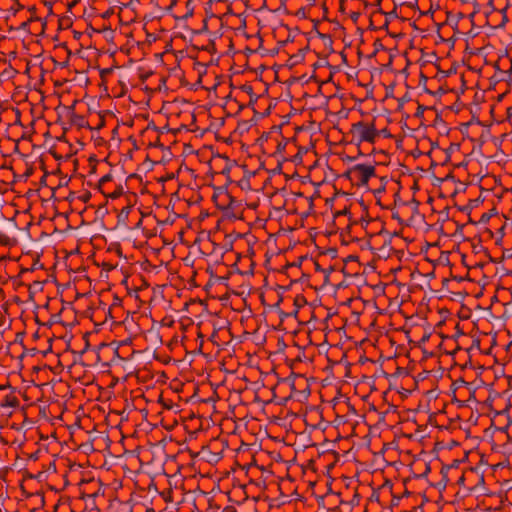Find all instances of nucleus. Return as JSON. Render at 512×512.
Here are the masks:
<instances>
[{"mask_svg": "<svg viewBox=\"0 0 512 512\" xmlns=\"http://www.w3.org/2000/svg\"><path fill=\"white\" fill-rule=\"evenodd\" d=\"M0 245L8 246L10 245V238L3 232L0 231Z\"/></svg>", "mask_w": 512, "mask_h": 512, "instance_id": "obj_19", "label": "nucleus"}, {"mask_svg": "<svg viewBox=\"0 0 512 512\" xmlns=\"http://www.w3.org/2000/svg\"><path fill=\"white\" fill-rule=\"evenodd\" d=\"M352 173H355V170H352V167L350 169H348L345 173H343V177L348 179V180H352V177H351V174Z\"/></svg>", "mask_w": 512, "mask_h": 512, "instance_id": "obj_29", "label": "nucleus"}, {"mask_svg": "<svg viewBox=\"0 0 512 512\" xmlns=\"http://www.w3.org/2000/svg\"><path fill=\"white\" fill-rule=\"evenodd\" d=\"M249 97H250L249 104H248L249 106H253L259 98V96H257L256 94H253Z\"/></svg>", "mask_w": 512, "mask_h": 512, "instance_id": "obj_31", "label": "nucleus"}, {"mask_svg": "<svg viewBox=\"0 0 512 512\" xmlns=\"http://www.w3.org/2000/svg\"><path fill=\"white\" fill-rule=\"evenodd\" d=\"M358 260V256L356 255H349L346 259H345V262H350V261H357Z\"/></svg>", "mask_w": 512, "mask_h": 512, "instance_id": "obj_42", "label": "nucleus"}, {"mask_svg": "<svg viewBox=\"0 0 512 512\" xmlns=\"http://www.w3.org/2000/svg\"><path fill=\"white\" fill-rule=\"evenodd\" d=\"M32 174H33V169H32V168H29V169H27V170L25 171V173H24V175H23V176H24L25 178H28V177H30Z\"/></svg>", "mask_w": 512, "mask_h": 512, "instance_id": "obj_49", "label": "nucleus"}, {"mask_svg": "<svg viewBox=\"0 0 512 512\" xmlns=\"http://www.w3.org/2000/svg\"><path fill=\"white\" fill-rule=\"evenodd\" d=\"M282 171V163H278L276 168L273 170L274 174H280Z\"/></svg>", "mask_w": 512, "mask_h": 512, "instance_id": "obj_39", "label": "nucleus"}, {"mask_svg": "<svg viewBox=\"0 0 512 512\" xmlns=\"http://www.w3.org/2000/svg\"><path fill=\"white\" fill-rule=\"evenodd\" d=\"M207 30H208V20L205 19L203 21V28L200 31H198V33H201V32L207 31Z\"/></svg>", "mask_w": 512, "mask_h": 512, "instance_id": "obj_46", "label": "nucleus"}, {"mask_svg": "<svg viewBox=\"0 0 512 512\" xmlns=\"http://www.w3.org/2000/svg\"><path fill=\"white\" fill-rule=\"evenodd\" d=\"M429 338H430V334H425V335H423V337L421 338V341H420V342H421V343H424V342L428 341V340H429Z\"/></svg>", "mask_w": 512, "mask_h": 512, "instance_id": "obj_53", "label": "nucleus"}, {"mask_svg": "<svg viewBox=\"0 0 512 512\" xmlns=\"http://www.w3.org/2000/svg\"><path fill=\"white\" fill-rule=\"evenodd\" d=\"M35 20H39L38 17H34V16H31L28 20L22 22L20 24V26L18 27V29L20 30H24V31H29V25L35 21Z\"/></svg>", "mask_w": 512, "mask_h": 512, "instance_id": "obj_13", "label": "nucleus"}, {"mask_svg": "<svg viewBox=\"0 0 512 512\" xmlns=\"http://www.w3.org/2000/svg\"><path fill=\"white\" fill-rule=\"evenodd\" d=\"M270 113H271V106H269V107H268L264 112H262V113L260 114V117H261V118H265V117L269 116V115H270Z\"/></svg>", "mask_w": 512, "mask_h": 512, "instance_id": "obj_37", "label": "nucleus"}, {"mask_svg": "<svg viewBox=\"0 0 512 512\" xmlns=\"http://www.w3.org/2000/svg\"><path fill=\"white\" fill-rule=\"evenodd\" d=\"M223 158L226 160L227 163H226L225 167L222 169L221 173L223 175L229 176L232 165L230 164V159L227 156H223Z\"/></svg>", "mask_w": 512, "mask_h": 512, "instance_id": "obj_17", "label": "nucleus"}, {"mask_svg": "<svg viewBox=\"0 0 512 512\" xmlns=\"http://www.w3.org/2000/svg\"><path fill=\"white\" fill-rule=\"evenodd\" d=\"M424 91H425L426 93H428V94L434 95V92H433V91H431V90H429V89H428V88H426V87L424 88Z\"/></svg>", "mask_w": 512, "mask_h": 512, "instance_id": "obj_61", "label": "nucleus"}, {"mask_svg": "<svg viewBox=\"0 0 512 512\" xmlns=\"http://www.w3.org/2000/svg\"><path fill=\"white\" fill-rule=\"evenodd\" d=\"M104 123H105V122H104V118H101V122L99 123V125H98L97 129L102 128V127L104 126Z\"/></svg>", "mask_w": 512, "mask_h": 512, "instance_id": "obj_59", "label": "nucleus"}, {"mask_svg": "<svg viewBox=\"0 0 512 512\" xmlns=\"http://www.w3.org/2000/svg\"><path fill=\"white\" fill-rule=\"evenodd\" d=\"M124 193L122 185L116 186L115 190L109 194H106L105 196L111 199H117L120 196H122Z\"/></svg>", "mask_w": 512, "mask_h": 512, "instance_id": "obj_10", "label": "nucleus"}, {"mask_svg": "<svg viewBox=\"0 0 512 512\" xmlns=\"http://www.w3.org/2000/svg\"><path fill=\"white\" fill-rule=\"evenodd\" d=\"M38 268H41V269L43 268V264L40 262L39 257H37L34 260L32 266L30 268H28L27 271H31L32 272V271H34L35 269H38Z\"/></svg>", "mask_w": 512, "mask_h": 512, "instance_id": "obj_20", "label": "nucleus"}, {"mask_svg": "<svg viewBox=\"0 0 512 512\" xmlns=\"http://www.w3.org/2000/svg\"><path fill=\"white\" fill-rule=\"evenodd\" d=\"M506 257H510V255H508V253H506V251H504L501 260L506 258Z\"/></svg>", "mask_w": 512, "mask_h": 512, "instance_id": "obj_63", "label": "nucleus"}, {"mask_svg": "<svg viewBox=\"0 0 512 512\" xmlns=\"http://www.w3.org/2000/svg\"><path fill=\"white\" fill-rule=\"evenodd\" d=\"M177 1H178V0H171V3H170V5L166 8V10H167L168 12H170V11L174 8V6H176V5H177Z\"/></svg>", "mask_w": 512, "mask_h": 512, "instance_id": "obj_40", "label": "nucleus"}, {"mask_svg": "<svg viewBox=\"0 0 512 512\" xmlns=\"http://www.w3.org/2000/svg\"><path fill=\"white\" fill-rule=\"evenodd\" d=\"M38 453H39V452H38V451H36L35 453L31 454V455H30V459H32V460H37V459H38Z\"/></svg>", "mask_w": 512, "mask_h": 512, "instance_id": "obj_55", "label": "nucleus"}, {"mask_svg": "<svg viewBox=\"0 0 512 512\" xmlns=\"http://www.w3.org/2000/svg\"><path fill=\"white\" fill-rule=\"evenodd\" d=\"M317 36L324 41V44H326V41H329V46H332L333 40L329 34H324L318 31Z\"/></svg>", "mask_w": 512, "mask_h": 512, "instance_id": "obj_18", "label": "nucleus"}, {"mask_svg": "<svg viewBox=\"0 0 512 512\" xmlns=\"http://www.w3.org/2000/svg\"><path fill=\"white\" fill-rule=\"evenodd\" d=\"M268 137H269V133L264 132V133L261 135L260 139L267 140V139H268Z\"/></svg>", "mask_w": 512, "mask_h": 512, "instance_id": "obj_56", "label": "nucleus"}, {"mask_svg": "<svg viewBox=\"0 0 512 512\" xmlns=\"http://www.w3.org/2000/svg\"><path fill=\"white\" fill-rule=\"evenodd\" d=\"M112 13H113V10H112V9H110V10L106 11V12L103 14V18H108V17H110V15H111Z\"/></svg>", "mask_w": 512, "mask_h": 512, "instance_id": "obj_54", "label": "nucleus"}, {"mask_svg": "<svg viewBox=\"0 0 512 512\" xmlns=\"http://www.w3.org/2000/svg\"><path fill=\"white\" fill-rule=\"evenodd\" d=\"M360 204L363 207V210L365 212V215L361 217L360 222H361L362 225L365 224V226H367L368 223L370 222V220L366 219L368 217V215H369L368 207L365 205L363 200L360 201Z\"/></svg>", "mask_w": 512, "mask_h": 512, "instance_id": "obj_14", "label": "nucleus"}, {"mask_svg": "<svg viewBox=\"0 0 512 512\" xmlns=\"http://www.w3.org/2000/svg\"><path fill=\"white\" fill-rule=\"evenodd\" d=\"M71 121L74 125H77L79 128L87 127L89 129H92L89 126V123L85 120V118L81 115L73 113L71 116Z\"/></svg>", "mask_w": 512, "mask_h": 512, "instance_id": "obj_6", "label": "nucleus"}, {"mask_svg": "<svg viewBox=\"0 0 512 512\" xmlns=\"http://www.w3.org/2000/svg\"><path fill=\"white\" fill-rule=\"evenodd\" d=\"M315 270L317 272H322V273L326 272V269H323L318 262H315Z\"/></svg>", "mask_w": 512, "mask_h": 512, "instance_id": "obj_45", "label": "nucleus"}, {"mask_svg": "<svg viewBox=\"0 0 512 512\" xmlns=\"http://www.w3.org/2000/svg\"><path fill=\"white\" fill-rule=\"evenodd\" d=\"M445 92L446 91L442 87H439V89L436 92H434V95H442Z\"/></svg>", "mask_w": 512, "mask_h": 512, "instance_id": "obj_52", "label": "nucleus"}, {"mask_svg": "<svg viewBox=\"0 0 512 512\" xmlns=\"http://www.w3.org/2000/svg\"><path fill=\"white\" fill-rule=\"evenodd\" d=\"M392 218H393V219H395V220H397L400 224L403 222V220L400 218V216H399V213H398V212H394V213L392 214Z\"/></svg>", "mask_w": 512, "mask_h": 512, "instance_id": "obj_43", "label": "nucleus"}, {"mask_svg": "<svg viewBox=\"0 0 512 512\" xmlns=\"http://www.w3.org/2000/svg\"><path fill=\"white\" fill-rule=\"evenodd\" d=\"M428 109L427 106L425 105H422V104H418L417 106V109H416V112L414 114L415 117L417 118H422L423 115H424V112Z\"/></svg>", "mask_w": 512, "mask_h": 512, "instance_id": "obj_15", "label": "nucleus"}, {"mask_svg": "<svg viewBox=\"0 0 512 512\" xmlns=\"http://www.w3.org/2000/svg\"><path fill=\"white\" fill-rule=\"evenodd\" d=\"M467 459V454L463 459H454L451 464H443L441 467V480L436 484V487L439 489H445L448 482V472L450 469H457L459 465Z\"/></svg>", "mask_w": 512, "mask_h": 512, "instance_id": "obj_3", "label": "nucleus"}, {"mask_svg": "<svg viewBox=\"0 0 512 512\" xmlns=\"http://www.w3.org/2000/svg\"><path fill=\"white\" fill-rule=\"evenodd\" d=\"M227 197L229 199V202L226 207H221L225 211V215L227 217H234L237 218L235 214L230 213V210L233 208V205L236 203V200L231 195L227 194Z\"/></svg>", "mask_w": 512, "mask_h": 512, "instance_id": "obj_8", "label": "nucleus"}, {"mask_svg": "<svg viewBox=\"0 0 512 512\" xmlns=\"http://www.w3.org/2000/svg\"><path fill=\"white\" fill-rule=\"evenodd\" d=\"M296 15L301 17V18H306V12H305V8H300L297 12H296Z\"/></svg>", "mask_w": 512, "mask_h": 512, "instance_id": "obj_34", "label": "nucleus"}, {"mask_svg": "<svg viewBox=\"0 0 512 512\" xmlns=\"http://www.w3.org/2000/svg\"><path fill=\"white\" fill-rule=\"evenodd\" d=\"M464 482H465V477H464V475H461L459 477V479L457 480V484L458 485H464Z\"/></svg>", "mask_w": 512, "mask_h": 512, "instance_id": "obj_51", "label": "nucleus"}, {"mask_svg": "<svg viewBox=\"0 0 512 512\" xmlns=\"http://www.w3.org/2000/svg\"><path fill=\"white\" fill-rule=\"evenodd\" d=\"M355 159H356V157L347 156L345 160L348 161V162H353Z\"/></svg>", "mask_w": 512, "mask_h": 512, "instance_id": "obj_58", "label": "nucleus"}, {"mask_svg": "<svg viewBox=\"0 0 512 512\" xmlns=\"http://www.w3.org/2000/svg\"><path fill=\"white\" fill-rule=\"evenodd\" d=\"M341 215H350L349 207H345L343 210L336 212L334 214V217L336 218V217L341 216Z\"/></svg>", "mask_w": 512, "mask_h": 512, "instance_id": "obj_26", "label": "nucleus"}, {"mask_svg": "<svg viewBox=\"0 0 512 512\" xmlns=\"http://www.w3.org/2000/svg\"><path fill=\"white\" fill-rule=\"evenodd\" d=\"M112 180V175L110 173L104 175L103 177L100 178L99 182H98V189L101 191V193H103L104 195H106V193L102 190V186L111 181Z\"/></svg>", "mask_w": 512, "mask_h": 512, "instance_id": "obj_11", "label": "nucleus"}, {"mask_svg": "<svg viewBox=\"0 0 512 512\" xmlns=\"http://www.w3.org/2000/svg\"><path fill=\"white\" fill-rule=\"evenodd\" d=\"M92 195L90 191H85L81 196H79V199L83 203H87L91 199Z\"/></svg>", "mask_w": 512, "mask_h": 512, "instance_id": "obj_22", "label": "nucleus"}, {"mask_svg": "<svg viewBox=\"0 0 512 512\" xmlns=\"http://www.w3.org/2000/svg\"><path fill=\"white\" fill-rule=\"evenodd\" d=\"M472 348H480V339L476 338L473 340Z\"/></svg>", "mask_w": 512, "mask_h": 512, "instance_id": "obj_44", "label": "nucleus"}, {"mask_svg": "<svg viewBox=\"0 0 512 512\" xmlns=\"http://www.w3.org/2000/svg\"><path fill=\"white\" fill-rule=\"evenodd\" d=\"M194 0H187L186 1V9H187V12L185 15H183L182 17H180V19H183V20H187L188 18L192 17L193 14H194V9H195V6L193 4ZM176 19H179V17L175 16Z\"/></svg>", "mask_w": 512, "mask_h": 512, "instance_id": "obj_7", "label": "nucleus"}, {"mask_svg": "<svg viewBox=\"0 0 512 512\" xmlns=\"http://www.w3.org/2000/svg\"><path fill=\"white\" fill-rule=\"evenodd\" d=\"M306 303H307V301L303 295L296 296V298L294 300V305L298 308L302 307Z\"/></svg>", "mask_w": 512, "mask_h": 512, "instance_id": "obj_16", "label": "nucleus"}, {"mask_svg": "<svg viewBox=\"0 0 512 512\" xmlns=\"http://www.w3.org/2000/svg\"><path fill=\"white\" fill-rule=\"evenodd\" d=\"M486 255L488 256V258H489V261H490V262H492V263H498V262H500V260H497V259H495L494 257H492V256L489 254V252H488V251H486Z\"/></svg>", "mask_w": 512, "mask_h": 512, "instance_id": "obj_48", "label": "nucleus"}, {"mask_svg": "<svg viewBox=\"0 0 512 512\" xmlns=\"http://www.w3.org/2000/svg\"><path fill=\"white\" fill-rule=\"evenodd\" d=\"M20 405L19 399L14 394H8L5 396L3 402L1 403V406L3 407H11V408H17Z\"/></svg>", "mask_w": 512, "mask_h": 512, "instance_id": "obj_5", "label": "nucleus"}, {"mask_svg": "<svg viewBox=\"0 0 512 512\" xmlns=\"http://www.w3.org/2000/svg\"><path fill=\"white\" fill-rule=\"evenodd\" d=\"M477 12H478V10H475L474 12H472V13L469 15L470 19H473L474 15H475Z\"/></svg>", "mask_w": 512, "mask_h": 512, "instance_id": "obj_64", "label": "nucleus"}, {"mask_svg": "<svg viewBox=\"0 0 512 512\" xmlns=\"http://www.w3.org/2000/svg\"><path fill=\"white\" fill-rule=\"evenodd\" d=\"M241 89L243 92L247 93L249 96L255 94L253 91V87L251 85L245 84L241 87Z\"/></svg>", "mask_w": 512, "mask_h": 512, "instance_id": "obj_23", "label": "nucleus"}, {"mask_svg": "<svg viewBox=\"0 0 512 512\" xmlns=\"http://www.w3.org/2000/svg\"><path fill=\"white\" fill-rule=\"evenodd\" d=\"M321 66H322V64H320L319 62H316V63L313 64V68L314 69H317V68H319Z\"/></svg>", "mask_w": 512, "mask_h": 512, "instance_id": "obj_60", "label": "nucleus"}, {"mask_svg": "<svg viewBox=\"0 0 512 512\" xmlns=\"http://www.w3.org/2000/svg\"><path fill=\"white\" fill-rule=\"evenodd\" d=\"M131 206H126V207H123L118 215V221L119 222H126V220L128 219V216H129V213L131 211Z\"/></svg>", "mask_w": 512, "mask_h": 512, "instance_id": "obj_9", "label": "nucleus"}, {"mask_svg": "<svg viewBox=\"0 0 512 512\" xmlns=\"http://www.w3.org/2000/svg\"><path fill=\"white\" fill-rule=\"evenodd\" d=\"M373 46H374V51H373V53L370 55V57H374V56H375L379 51H381V50H384V49H385L384 45L382 44L381 39H379V38H377V39L374 41Z\"/></svg>", "mask_w": 512, "mask_h": 512, "instance_id": "obj_12", "label": "nucleus"}, {"mask_svg": "<svg viewBox=\"0 0 512 512\" xmlns=\"http://www.w3.org/2000/svg\"><path fill=\"white\" fill-rule=\"evenodd\" d=\"M334 271V268L331 266L329 267L328 269H326V272H324V283L325 284H328L329 283V276H330V273Z\"/></svg>", "mask_w": 512, "mask_h": 512, "instance_id": "obj_24", "label": "nucleus"}, {"mask_svg": "<svg viewBox=\"0 0 512 512\" xmlns=\"http://www.w3.org/2000/svg\"><path fill=\"white\" fill-rule=\"evenodd\" d=\"M308 50H309V45H307V46H306V47H304V48L299 49V50H298V53H296V54H294V55L290 56V58H289V60H288V64H287V65H288L289 67H293V66H295V65H297V64H299V63H301V62H303V61H304V59H305V53H306V51H308Z\"/></svg>", "mask_w": 512, "mask_h": 512, "instance_id": "obj_4", "label": "nucleus"}, {"mask_svg": "<svg viewBox=\"0 0 512 512\" xmlns=\"http://www.w3.org/2000/svg\"><path fill=\"white\" fill-rule=\"evenodd\" d=\"M427 81H428V77L423 72H421L420 73L419 83L423 84L425 86Z\"/></svg>", "mask_w": 512, "mask_h": 512, "instance_id": "obj_30", "label": "nucleus"}, {"mask_svg": "<svg viewBox=\"0 0 512 512\" xmlns=\"http://www.w3.org/2000/svg\"><path fill=\"white\" fill-rule=\"evenodd\" d=\"M510 62H511L510 68L506 71H501V74L508 75V78H510L512 75V58L510 59Z\"/></svg>", "mask_w": 512, "mask_h": 512, "instance_id": "obj_33", "label": "nucleus"}, {"mask_svg": "<svg viewBox=\"0 0 512 512\" xmlns=\"http://www.w3.org/2000/svg\"><path fill=\"white\" fill-rule=\"evenodd\" d=\"M501 71H502V70L497 71V72H496V74H495V76H497V77H498V80H499V81H505V80H506V78H505V77H506L507 75H503V74H501Z\"/></svg>", "mask_w": 512, "mask_h": 512, "instance_id": "obj_38", "label": "nucleus"}, {"mask_svg": "<svg viewBox=\"0 0 512 512\" xmlns=\"http://www.w3.org/2000/svg\"><path fill=\"white\" fill-rule=\"evenodd\" d=\"M305 259L304 256L299 257L298 261L295 263L288 264L286 267H300L302 264V261Z\"/></svg>", "mask_w": 512, "mask_h": 512, "instance_id": "obj_28", "label": "nucleus"}, {"mask_svg": "<svg viewBox=\"0 0 512 512\" xmlns=\"http://www.w3.org/2000/svg\"><path fill=\"white\" fill-rule=\"evenodd\" d=\"M410 100H411V98H410L409 93H405V95L403 97L398 99V103H399L398 109H401L403 107L404 103L408 102Z\"/></svg>", "mask_w": 512, "mask_h": 512, "instance_id": "obj_21", "label": "nucleus"}, {"mask_svg": "<svg viewBox=\"0 0 512 512\" xmlns=\"http://www.w3.org/2000/svg\"><path fill=\"white\" fill-rule=\"evenodd\" d=\"M287 142H288V140H286L284 143H281V142L278 143L277 148H276V152L282 153L285 150Z\"/></svg>", "mask_w": 512, "mask_h": 512, "instance_id": "obj_27", "label": "nucleus"}, {"mask_svg": "<svg viewBox=\"0 0 512 512\" xmlns=\"http://www.w3.org/2000/svg\"><path fill=\"white\" fill-rule=\"evenodd\" d=\"M491 216V213H483L479 222L485 224L490 220Z\"/></svg>", "mask_w": 512, "mask_h": 512, "instance_id": "obj_25", "label": "nucleus"}, {"mask_svg": "<svg viewBox=\"0 0 512 512\" xmlns=\"http://www.w3.org/2000/svg\"><path fill=\"white\" fill-rule=\"evenodd\" d=\"M352 170H355V173H359L358 186L368 185L370 178L376 175L374 165L356 164L352 167Z\"/></svg>", "mask_w": 512, "mask_h": 512, "instance_id": "obj_2", "label": "nucleus"}, {"mask_svg": "<svg viewBox=\"0 0 512 512\" xmlns=\"http://www.w3.org/2000/svg\"><path fill=\"white\" fill-rule=\"evenodd\" d=\"M350 132L352 134H358L357 146L359 147L362 142L375 143L376 137L379 135L378 130L375 128L374 122L367 124L363 121L352 124ZM363 153L358 148V156H362Z\"/></svg>", "mask_w": 512, "mask_h": 512, "instance_id": "obj_1", "label": "nucleus"}, {"mask_svg": "<svg viewBox=\"0 0 512 512\" xmlns=\"http://www.w3.org/2000/svg\"><path fill=\"white\" fill-rule=\"evenodd\" d=\"M430 471H431L430 465H426L425 471L420 476L426 477Z\"/></svg>", "mask_w": 512, "mask_h": 512, "instance_id": "obj_47", "label": "nucleus"}, {"mask_svg": "<svg viewBox=\"0 0 512 512\" xmlns=\"http://www.w3.org/2000/svg\"><path fill=\"white\" fill-rule=\"evenodd\" d=\"M48 172H45V174L40 178V185L45 186L46 185V179H47Z\"/></svg>", "mask_w": 512, "mask_h": 512, "instance_id": "obj_41", "label": "nucleus"}, {"mask_svg": "<svg viewBox=\"0 0 512 512\" xmlns=\"http://www.w3.org/2000/svg\"><path fill=\"white\" fill-rule=\"evenodd\" d=\"M112 72V68H105L100 71V76L103 78L105 75L110 74Z\"/></svg>", "mask_w": 512, "mask_h": 512, "instance_id": "obj_35", "label": "nucleus"}, {"mask_svg": "<svg viewBox=\"0 0 512 512\" xmlns=\"http://www.w3.org/2000/svg\"><path fill=\"white\" fill-rule=\"evenodd\" d=\"M303 152H307V150H304L302 147H300L296 157L299 156L301 158V153H303Z\"/></svg>", "mask_w": 512, "mask_h": 512, "instance_id": "obj_57", "label": "nucleus"}, {"mask_svg": "<svg viewBox=\"0 0 512 512\" xmlns=\"http://www.w3.org/2000/svg\"><path fill=\"white\" fill-rule=\"evenodd\" d=\"M329 252H330V255L335 256L337 251H336V249H331V250H329Z\"/></svg>", "mask_w": 512, "mask_h": 512, "instance_id": "obj_62", "label": "nucleus"}, {"mask_svg": "<svg viewBox=\"0 0 512 512\" xmlns=\"http://www.w3.org/2000/svg\"><path fill=\"white\" fill-rule=\"evenodd\" d=\"M394 84L390 85L389 87H387L386 89V97H390L392 96V93H393V89H394Z\"/></svg>", "mask_w": 512, "mask_h": 512, "instance_id": "obj_36", "label": "nucleus"}, {"mask_svg": "<svg viewBox=\"0 0 512 512\" xmlns=\"http://www.w3.org/2000/svg\"><path fill=\"white\" fill-rule=\"evenodd\" d=\"M385 191V186H381L380 188L376 189L374 191V194L377 195V194H380V193H383Z\"/></svg>", "mask_w": 512, "mask_h": 512, "instance_id": "obj_50", "label": "nucleus"}, {"mask_svg": "<svg viewBox=\"0 0 512 512\" xmlns=\"http://www.w3.org/2000/svg\"><path fill=\"white\" fill-rule=\"evenodd\" d=\"M379 134H382L385 138H390L392 137L391 133L389 132V130L387 128H384L382 129L381 131H378Z\"/></svg>", "mask_w": 512, "mask_h": 512, "instance_id": "obj_32", "label": "nucleus"}]
</instances>
